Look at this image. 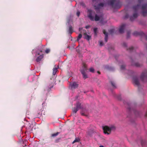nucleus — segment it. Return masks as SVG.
I'll list each match as a JSON object with an SVG mask.
<instances>
[{"label":"nucleus","mask_w":147,"mask_h":147,"mask_svg":"<svg viewBox=\"0 0 147 147\" xmlns=\"http://www.w3.org/2000/svg\"><path fill=\"white\" fill-rule=\"evenodd\" d=\"M87 13L88 17L91 21L95 20L97 21L101 19V17L96 14H95V12L91 9H89L88 10Z\"/></svg>","instance_id":"f257e3e1"},{"label":"nucleus","mask_w":147,"mask_h":147,"mask_svg":"<svg viewBox=\"0 0 147 147\" xmlns=\"http://www.w3.org/2000/svg\"><path fill=\"white\" fill-rule=\"evenodd\" d=\"M144 0H138V2L139 4L133 7V9L135 13H134L133 16H130V20L131 21H133L136 18H137L138 16V14L137 13L138 10L139 9L140 6V4Z\"/></svg>","instance_id":"f03ea898"},{"label":"nucleus","mask_w":147,"mask_h":147,"mask_svg":"<svg viewBox=\"0 0 147 147\" xmlns=\"http://www.w3.org/2000/svg\"><path fill=\"white\" fill-rule=\"evenodd\" d=\"M108 4L114 9L119 8L121 6L119 0H110L108 2Z\"/></svg>","instance_id":"7ed1b4c3"},{"label":"nucleus","mask_w":147,"mask_h":147,"mask_svg":"<svg viewBox=\"0 0 147 147\" xmlns=\"http://www.w3.org/2000/svg\"><path fill=\"white\" fill-rule=\"evenodd\" d=\"M115 129V127L114 126H113L110 127H109L107 126H105L103 127V129L104 133L105 134L107 135L109 134L112 130Z\"/></svg>","instance_id":"20e7f679"},{"label":"nucleus","mask_w":147,"mask_h":147,"mask_svg":"<svg viewBox=\"0 0 147 147\" xmlns=\"http://www.w3.org/2000/svg\"><path fill=\"white\" fill-rule=\"evenodd\" d=\"M142 14L144 16H146L147 14V3L144 5L142 7Z\"/></svg>","instance_id":"39448f33"},{"label":"nucleus","mask_w":147,"mask_h":147,"mask_svg":"<svg viewBox=\"0 0 147 147\" xmlns=\"http://www.w3.org/2000/svg\"><path fill=\"white\" fill-rule=\"evenodd\" d=\"M141 80L142 81L144 82L147 78V71H145L143 72L140 77Z\"/></svg>","instance_id":"423d86ee"},{"label":"nucleus","mask_w":147,"mask_h":147,"mask_svg":"<svg viewBox=\"0 0 147 147\" xmlns=\"http://www.w3.org/2000/svg\"><path fill=\"white\" fill-rule=\"evenodd\" d=\"M78 86V84L76 82L71 83L70 84V87L72 90L77 88Z\"/></svg>","instance_id":"0eeeda50"},{"label":"nucleus","mask_w":147,"mask_h":147,"mask_svg":"<svg viewBox=\"0 0 147 147\" xmlns=\"http://www.w3.org/2000/svg\"><path fill=\"white\" fill-rule=\"evenodd\" d=\"M133 81L134 83L138 86H139L140 85V83L138 78L135 76L133 78Z\"/></svg>","instance_id":"6e6552de"},{"label":"nucleus","mask_w":147,"mask_h":147,"mask_svg":"<svg viewBox=\"0 0 147 147\" xmlns=\"http://www.w3.org/2000/svg\"><path fill=\"white\" fill-rule=\"evenodd\" d=\"M105 5V3H101L98 4L97 5L95 6V9L96 10H98L102 8Z\"/></svg>","instance_id":"1a4fd4ad"},{"label":"nucleus","mask_w":147,"mask_h":147,"mask_svg":"<svg viewBox=\"0 0 147 147\" xmlns=\"http://www.w3.org/2000/svg\"><path fill=\"white\" fill-rule=\"evenodd\" d=\"M133 34L135 36H137L140 35L142 36H145V34L142 32H138L137 31H135L133 33Z\"/></svg>","instance_id":"9d476101"},{"label":"nucleus","mask_w":147,"mask_h":147,"mask_svg":"<svg viewBox=\"0 0 147 147\" xmlns=\"http://www.w3.org/2000/svg\"><path fill=\"white\" fill-rule=\"evenodd\" d=\"M82 67L80 71L82 72V70H83L84 72H86L88 69L87 66L84 63H83L82 64Z\"/></svg>","instance_id":"9b49d317"},{"label":"nucleus","mask_w":147,"mask_h":147,"mask_svg":"<svg viewBox=\"0 0 147 147\" xmlns=\"http://www.w3.org/2000/svg\"><path fill=\"white\" fill-rule=\"evenodd\" d=\"M125 25L124 24H122L120 26L119 31L121 33H123L124 32V30L125 27Z\"/></svg>","instance_id":"f8f14e48"},{"label":"nucleus","mask_w":147,"mask_h":147,"mask_svg":"<svg viewBox=\"0 0 147 147\" xmlns=\"http://www.w3.org/2000/svg\"><path fill=\"white\" fill-rule=\"evenodd\" d=\"M103 33L105 35V41L106 42H107L108 40V34L107 32H106L105 30H103Z\"/></svg>","instance_id":"ddd939ff"},{"label":"nucleus","mask_w":147,"mask_h":147,"mask_svg":"<svg viewBox=\"0 0 147 147\" xmlns=\"http://www.w3.org/2000/svg\"><path fill=\"white\" fill-rule=\"evenodd\" d=\"M43 54H41L39 56L37 57V58L36 59V61L37 62H40L41 59L43 58Z\"/></svg>","instance_id":"4468645a"},{"label":"nucleus","mask_w":147,"mask_h":147,"mask_svg":"<svg viewBox=\"0 0 147 147\" xmlns=\"http://www.w3.org/2000/svg\"><path fill=\"white\" fill-rule=\"evenodd\" d=\"M83 76V78L85 79L88 78V76L86 73V72H84L83 70H82V72H81Z\"/></svg>","instance_id":"2eb2a0df"},{"label":"nucleus","mask_w":147,"mask_h":147,"mask_svg":"<svg viewBox=\"0 0 147 147\" xmlns=\"http://www.w3.org/2000/svg\"><path fill=\"white\" fill-rule=\"evenodd\" d=\"M84 38L85 39H87L88 40H89L90 39L91 36L88 34L87 33H85L84 34Z\"/></svg>","instance_id":"dca6fc26"},{"label":"nucleus","mask_w":147,"mask_h":147,"mask_svg":"<svg viewBox=\"0 0 147 147\" xmlns=\"http://www.w3.org/2000/svg\"><path fill=\"white\" fill-rule=\"evenodd\" d=\"M68 32L70 34H71L73 32L72 27L71 25L69 26V27Z\"/></svg>","instance_id":"f3484780"},{"label":"nucleus","mask_w":147,"mask_h":147,"mask_svg":"<svg viewBox=\"0 0 147 147\" xmlns=\"http://www.w3.org/2000/svg\"><path fill=\"white\" fill-rule=\"evenodd\" d=\"M78 110L80 109L81 108V103L79 102H78L76 103V107H75Z\"/></svg>","instance_id":"a211bd4d"},{"label":"nucleus","mask_w":147,"mask_h":147,"mask_svg":"<svg viewBox=\"0 0 147 147\" xmlns=\"http://www.w3.org/2000/svg\"><path fill=\"white\" fill-rule=\"evenodd\" d=\"M58 68L57 67H55L53 69V75H55L56 72L57 71V69Z\"/></svg>","instance_id":"6ab92c4d"},{"label":"nucleus","mask_w":147,"mask_h":147,"mask_svg":"<svg viewBox=\"0 0 147 147\" xmlns=\"http://www.w3.org/2000/svg\"><path fill=\"white\" fill-rule=\"evenodd\" d=\"M132 65H134L136 67H140L141 66L140 64L139 63H133L132 62Z\"/></svg>","instance_id":"aec40b11"},{"label":"nucleus","mask_w":147,"mask_h":147,"mask_svg":"<svg viewBox=\"0 0 147 147\" xmlns=\"http://www.w3.org/2000/svg\"><path fill=\"white\" fill-rule=\"evenodd\" d=\"M127 50L129 52H131L134 51V48L133 47H132L129 48V49H127Z\"/></svg>","instance_id":"412c9836"},{"label":"nucleus","mask_w":147,"mask_h":147,"mask_svg":"<svg viewBox=\"0 0 147 147\" xmlns=\"http://www.w3.org/2000/svg\"><path fill=\"white\" fill-rule=\"evenodd\" d=\"M78 110V109H77L75 107L73 109H72V111H73V112L74 113H76L77 112L78 110Z\"/></svg>","instance_id":"4be33fe9"},{"label":"nucleus","mask_w":147,"mask_h":147,"mask_svg":"<svg viewBox=\"0 0 147 147\" xmlns=\"http://www.w3.org/2000/svg\"><path fill=\"white\" fill-rule=\"evenodd\" d=\"M59 134V133L58 132H57L55 133L52 134L51 135V137H55L57 136L58 134Z\"/></svg>","instance_id":"5701e85b"},{"label":"nucleus","mask_w":147,"mask_h":147,"mask_svg":"<svg viewBox=\"0 0 147 147\" xmlns=\"http://www.w3.org/2000/svg\"><path fill=\"white\" fill-rule=\"evenodd\" d=\"M94 35L96 36L97 34V28H94Z\"/></svg>","instance_id":"b1692460"},{"label":"nucleus","mask_w":147,"mask_h":147,"mask_svg":"<svg viewBox=\"0 0 147 147\" xmlns=\"http://www.w3.org/2000/svg\"><path fill=\"white\" fill-rule=\"evenodd\" d=\"M110 82L112 86L113 87V88H116V87L115 85V83L113 82L112 81H111Z\"/></svg>","instance_id":"393cba45"},{"label":"nucleus","mask_w":147,"mask_h":147,"mask_svg":"<svg viewBox=\"0 0 147 147\" xmlns=\"http://www.w3.org/2000/svg\"><path fill=\"white\" fill-rule=\"evenodd\" d=\"M82 34H79L78 36L77 39V40L78 41H79V40L82 38Z\"/></svg>","instance_id":"a878e982"},{"label":"nucleus","mask_w":147,"mask_h":147,"mask_svg":"<svg viewBox=\"0 0 147 147\" xmlns=\"http://www.w3.org/2000/svg\"><path fill=\"white\" fill-rule=\"evenodd\" d=\"M79 141V140L78 138H76L72 142L74 144L76 142H78Z\"/></svg>","instance_id":"bb28decb"},{"label":"nucleus","mask_w":147,"mask_h":147,"mask_svg":"<svg viewBox=\"0 0 147 147\" xmlns=\"http://www.w3.org/2000/svg\"><path fill=\"white\" fill-rule=\"evenodd\" d=\"M114 31V30L113 29H111L109 30V33L111 34H112Z\"/></svg>","instance_id":"cd10ccee"},{"label":"nucleus","mask_w":147,"mask_h":147,"mask_svg":"<svg viewBox=\"0 0 147 147\" xmlns=\"http://www.w3.org/2000/svg\"><path fill=\"white\" fill-rule=\"evenodd\" d=\"M89 71L90 72L93 73L94 72V69L93 68L91 67L89 69Z\"/></svg>","instance_id":"c85d7f7f"},{"label":"nucleus","mask_w":147,"mask_h":147,"mask_svg":"<svg viewBox=\"0 0 147 147\" xmlns=\"http://www.w3.org/2000/svg\"><path fill=\"white\" fill-rule=\"evenodd\" d=\"M80 15V12L79 11H78L76 12V15L79 17Z\"/></svg>","instance_id":"c756f323"},{"label":"nucleus","mask_w":147,"mask_h":147,"mask_svg":"<svg viewBox=\"0 0 147 147\" xmlns=\"http://www.w3.org/2000/svg\"><path fill=\"white\" fill-rule=\"evenodd\" d=\"M80 4L83 7H85L84 3L83 2H81L80 3Z\"/></svg>","instance_id":"7c9ffc66"},{"label":"nucleus","mask_w":147,"mask_h":147,"mask_svg":"<svg viewBox=\"0 0 147 147\" xmlns=\"http://www.w3.org/2000/svg\"><path fill=\"white\" fill-rule=\"evenodd\" d=\"M125 67V66L124 65H122L121 67V69L122 70L124 69Z\"/></svg>","instance_id":"2f4dec72"},{"label":"nucleus","mask_w":147,"mask_h":147,"mask_svg":"<svg viewBox=\"0 0 147 147\" xmlns=\"http://www.w3.org/2000/svg\"><path fill=\"white\" fill-rule=\"evenodd\" d=\"M50 49H47L45 51V53H49L50 51Z\"/></svg>","instance_id":"473e14b6"},{"label":"nucleus","mask_w":147,"mask_h":147,"mask_svg":"<svg viewBox=\"0 0 147 147\" xmlns=\"http://www.w3.org/2000/svg\"><path fill=\"white\" fill-rule=\"evenodd\" d=\"M99 43L100 45V46H102L103 45V42L102 41H99Z\"/></svg>","instance_id":"72a5a7b5"},{"label":"nucleus","mask_w":147,"mask_h":147,"mask_svg":"<svg viewBox=\"0 0 147 147\" xmlns=\"http://www.w3.org/2000/svg\"><path fill=\"white\" fill-rule=\"evenodd\" d=\"M122 45L123 47H126L127 46V44L125 42H123L122 44Z\"/></svg>","instance_id":"f704fd0d"},{"label":"nucleus","mask_w":147,"mask_h":147,"mask_svg":"<svg viewBox=\"0 0 147 147\" xmlns=\"http://www.w3.org/2000/svg\"><path fill=\"white\" fill-rule=\"evenodd\" d=\"M130 31H128L127 32V38H128L129 36H130Z\"/></svg>","instance_id":"c9c22d12"},{"label":"nucleus","mask_w":147,"mask_h":147,"mask_svg":"<svg viewBox=\"0 0 147 147\" xmlns=\"http://www.w3.org/2000/svg\"><path fill=\"white\" fill-rule=\"evenodd\" d=\"M76 51L78 52V53L79 54V57H82V55L80 54V51L78 50H77Z\"/></svg>","instance_id":"e433bc0d"},{"label":"nucleus","mask_w":147,"mask_h":147,"mask_svg":"<svg viewBox=\"0 0 147 147\" xmlns=\"http://www.w3.org/2000/svg\"><path fill=\"white\" fill-rule=\"evenodd\" d=\"M42 106L43 107H45L46 105V102H43L42 103Z\"/></svg>","instance_id":"4c0bfd02"},{"label":"nucleus","mask_w":147,"mask_h":147,"mask_svg":"<svg viewBox=\"0 0 147 147\" xmlns=\"http://www.w3.org/2000/svg\"><path fill=\"white\" fill-rule=\"evenodd\" d=\"M54 84L53 83H52L51 86L49 87L50 88V89H51V88H52L53 87Z\"/></svg>","instance_id":"58836bf2"},{"label":"nucleus","mask_w":147,"mask_h":147,"mask_svg":"<svg viewBox=\"0 0 147 147\" xmlns=\"http://www.w3.org/2000/svg\"><path fill=\"white\" fill-rule=\"evenodd\" d=\"M141 144H142V146H144V142H143V141H142V140L141 141Z\"/></svg>","instance_id":"ea45409f"},{"label":"nucleus","mask_w":147,"mask_h":147,"mask_svg":"<svg viewBox=\"0 0 147 147\" xmlns=\"http://www.w3.org/2000/svg\"><path fill=\"white\" fill-rule=\"evenodd\" d=\"M60 139H57L56 140H55V142L56 143H57L59 142V140Z\"/></svg>","instance_id":"a19ab883"},{"label":"nucleus","mask_w":147,"mask_h":147,"mask_svg":"<svg viewBox=\"0 0 147 147\" xmlns=\"http://www.w3.org/2000/svg\"><path fill=\"white\" fill-rule=\"evenodd\" d=\"M90 27V26L89 25H88L87 26H86L85 27V28L86 29H88Z\"/></svg>","instance_id":"79ce46f5"},{"label":"nucleus","mask_w":147,"mask_h":147,"mask_svg":"<svg viewBox=\"0 0 147 147\" xmlns=\"http://www.w3.org/2000/svg\"><path fill=\"white\" fill-rule=\"evenodd\" d=\"M127 106H128V107H127V108L128 109H129V110H130L131 109H130V108L129 107V104H127Z\"/></svg>","instance_id":"37998d69"},{"label":"nucleus","mask_w":147,"mask_h":147,"mask_svg":"<svg viewBox=\"0 0 147 147\" xmlns=\"http://www.w3.org/2000/svg\"><path fill=\"white\" fill-rule=\"evenodd\" d=\"M128 17V15L127 14V15H125V18H127Z\"/></svg>","instance_id":"c03bdc74"},{"label":"nucleus","mask_w":147,"mask_h":147,"mask_svg":"<svg viewBox=\"0 0 147 147\" xmlns=\"http://www.w3.org/2000/svg\"><path fill=\"white\" fill-rule=\"evenodd\" d=\"M36 53H37V55H39L40 54L39 53V52L38 51H37Z\"/></svg>","instance_id":"a18cd8bd"},{"label":"nucleus","mask_w":147,"mask_h":147,"mask_svg":"<svg viewBox=\"0 0 147 147\" xmlns=\"http://www.w3.org/2000/svg\"><path fill=\"white\" fill-rule=\"evenodd\" d=\"M136 113H138V111H135L134 113H135V114L136 115Z\"/></svg>","instance_id":"49530a36"},{"label":"nucleus","mask_w":147,"mask_h":147,"mask_svg":"<svg viewBox=\"0 0 147 147\" xmlns=\"http://www.w3.org/2000/svg\"><path fill=\"white\" fill-rule=\"evenodd\" d=\"M145 116L147 117V112L145 114Z\"/></svg>","instance_id":"de8ad7c7"},{"label":"nucleus","mask_w":147,"mask_h":147,"mask_svg":"<svg viewBox=\"0 0 147 147\" xmlns=\"http://www.w3.org/2000/svg\"><path fill=\"white\" fill-rule=\"evenodd\" d=\"M146 39L147 40V35L145 36Z\"/></svg>","instance_id":"09e8293b"},{"label":"nucleus","mask_w":147,"mask_h":147,"mask_svg":"<svg viewBox=\"0 0 147 147\" xmlns=\"http://www.w3.org/2000/svg\"><path fill=\"white\" fill-rule=\"evenodd\" d=\"M39 51L41 53H42V50H39Z\"/></svg>","instance_id":"8fccbe9b"},{"label":"nucleus","mask_w":147,"mask_h":147,"mask_svg":"<svg viewBox=\"0 0 147 147\" xmlns=\"http://www.w3.org/2000/svg\"><path fill=\"white\" fill-rule=\"evenodd\" d=\"M97 73H98V74H100V71H97Z\"/></svg>","instance_id":"3c124183"},{"label":"nucleus","mask_w":147,"mask_h":147,"mask_svg":"<svg viewBox=\"0 0 147 147\" xmlns=\"http://www.w3.org/2000/svg\"><path fill=\"white\" fill-rule=\"evenodd\" d=\"M82 28H80L79 29V31H80V30H82Z\"/></svg>","instance_id":"603ef678"},{"label":"nucleus","mask_w":147,"mask_h":147,"mask_svg":"<svg viewBox=\"0 0 147 147\" xmlns=\"http://www.w3.org/2000/svg\"><path fill=\"white\" fill-rule=\"evenodd\" d=\"M99 147H104V146H103L102 145V146H99Z\"/></svg>","instance_id":"864d4df0"},{"label":"nucleus","mask_w":147,"mask_h":147,"mask_svg":"<svg viewBox=\"0 0 147 147\" xmlns=\"http://www.w3.org/2000/svg\"><path fill=\"white\" fill-rule=\"evenodd\" d=\"M81 114L82 115H84V114L83 113H81Z\"/></svg>","instance_id":"5fc2aeb1"},{"label":"nucleus","mask_w":147,"mask_h":147,"mask_svg":"<svg viewBox=\"0 0 147 147\" xmlns=\"http://www.w3.org/2000/svg\"><path fill=\"white\" fill-rule=\"evenodd\" d=\"M102 20V19H101L100 22H101Z\"/></svg>","instance_id":"6e6d98bb"},{"label":"nucleus","mask_w":147,"mask_h":147,"mask_svg":"<svg viewBox=\"0 0 147 147\" xmlns=\"http://www.w3.org/2000/svg\"><path fill=\"white\" fill-rule=\"evenodd\" d=\"M50 91V90L49 89H48V91Z\"/></svg>","instance_id":"4d7b16f0"},{"label":"nucleus","mask_w":147,"mask_h":147,"mask_svg":"<svg viewBox=\"0 0 147 147\" xmlns=\"http://www.w3.org/2000/svg\"><path fill=\"white\" fill-rule=\"evenodd\" d=\"M89 136H91V135L90 134H89Z\"/></svg>","instance_id":"13d9d810"}]
</instances>
